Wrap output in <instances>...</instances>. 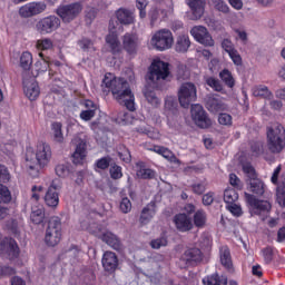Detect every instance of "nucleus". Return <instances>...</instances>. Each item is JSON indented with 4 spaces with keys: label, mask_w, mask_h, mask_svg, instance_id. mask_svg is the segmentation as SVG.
<instances>
[{
    "label": "nucleus",
    "mask_w": 285,
    "mask_h": 285,
    "mask_svg": "<svg viewBox=\"0 0 285 285\" xmlns=\"http://www.w3.org/2000/svg\"><path fill=\"white\" fill-rule=\"evenodd\" d=\"M102 92L112 95L118 104L126 106L127 110L135 112V95L130 83L124 78H117L112 73H106L101 82Z\"/></svg>",
    "instance_id": "f257e3e1"
},
{
    "label": "nucleus",
    "mask_w": 285,
    "mask_h": 285,
    "mask_svg": "<svg viewBox=\"0 0 285 285\" xmlns=\"http://www.w3.org/2000/svg\"><path fill=\"white\" fill-rule=\"evenodd\" d=\"M24 166L30 177H39V170L46 168L52 159V148L47 142H38L36 151L32 147H27Z\"/></svg>",
    "instance_id": "f03ea898"
},
{
    "label": "nucleus",
    "mask_w": 285,
    "mask_h": 285,
    "mask_svg": "<svg viewBox=\"0 0 285 285\" xmlns=\"http://www.w3.org/2000/svg\"><path fill=\"white\" fill-rule=\"evenodd\" d=\"M267 148L273 155H279L285 149V126L274 122L266 128Z\"/></svg>",
    "instance_id": "7ed1b4c3"
},
{
    "label": "nucleus",
    "mask_w": 285,
    "mask_h": 285,
    "mask_svg": "<svg viewBox=\"0 0 285 285\" xmlns=\"http://www.w3.org/2000/svg\"><path fill=\"white\" fill-rule=\"evenodd\" d=\"M170 75V65L163 60H154L147 72V83L151 88H159V81H166Z\"/></svg>",
    "instance_id": "20e7f679"
},
{
    "label": "nucleus",
    "mask_w": 285,
    "mask_h": 285,
    "mask_svg": "<svg viewBox=\"0 0 285 285\" xmlns=\"http://www.w3.org/2000/svg\"><path fill=\"white\" fill-rule=\"evenodd\" d=\"M61 220L59 219V217L53 216L49 219L46 229L45 244H47V246H57L61 242Z\"/></svg>",
    "instance_id": "39448f33"
},
{
    "label": "nucleus",
    "mask_w": 285,
    "mask_h": 285,
    "mask_svg": "<svg viewBox=\"0 0 285 285\" xmlns=\"http://www.w3.org/2000/svg\"><path fill=\"white\" fill-rule=\"evenodd\" d=\"M175 43V38H173V32L168 29H161L154 33L151 37V46L159 52L164 50H170Z\"/></svg>",
    "instance_id": "423d86ee"
},
{
    "label": "nucleus",
    "mask_w": 285,
    "mask_h": 285,
    "mask_svg": "<svg viewBox=\"0 0 285 285\" xmlns=\"http://www.w3.org/2000/svg\"><path fill=\"white\" fill-rule=\"evenodd\" d=\"M178 101L183 108H189L197 101V87L193 82H184L178 90Z\"/></svg>",
    "instance_id": "0eeeda50"
},
{
    "label": "nucleus",
    "mask_w": 285,
    "mask_h": 285,
    "mask_svg": "<svg viewBox=\"0 0 285 285\" xmlns=\"http://www.w3.org/2000/svg\"><path fill=\"white\" fill-rule=\"evenodd\" d=\"M82 10L83 4H81V2H72L60 6L57 9V14L65 23H70V21H75V19H77L78 14H81Z\"/></svg>",
    "instance_id": "6e6552de"
},
{
    "label": "nucleus",
    "mask_w": 285,
    "mask_h": 285,
    "mask_svg": "<svg viewBox=\"0 0 285 285\" xmlns=\"http://www.w3.org/2000/svg\"><path fill=\"white\" fill-rule=\"evenodd\" d=\"M61 27V19L57 16H49L40 19L36 23V30L39 35H52L56 30Z\"/></svg>",
    "instance_id": "1a4fd4ad"
},
{
    "label": "nucleus",
    "mask_w": 285,
    "mask_h": 285,
    "mask_svg": "<svg viewBox=\"0 0 285 285\" xmlns=\"http://www.w3.org/2000/svg\"><path fill=\"white\" fill-rule=\"evenodd\" d=\"M190 112L191 119L198 128L206 129L213 126V120L210 119V117H208V112H206L202 105H191Z\"/></svg>",
    "instance_id": "9d476101"
},
{
    "label": "nucleus",
    "mask_w": 285,
    "mask_h": 285,
    "mask_svg": "<svg viewBox=\"0 0 285 285\" xmlns=\"http://www.w3.org/2000/svg\"><path fill=\"white\" fill-rule=\"evenodd\" d=\"M71 144L76 147L72 154V161L76 165H81L88 157V141L81 136H75Z\"/></svg>",
    "instance_id": "9b49d317"
},
{
    "label": "nucleus",
    "mask_w": 285,
    "mask_h": 285,
    "mask_svg": "<svg viewBox=\"0 0 285 285\" xmlns=\"http://www.w3.org/2000/svg\"><path fill=\"white\" fill-rule=\"evenodd\" d=\"M245 202L249 206L255 215H262V213H269L272 205L267 200H259L253 194L245 193Z\"/></svg>",
    "instance_id": "f8f14e48"
},
{
    "label": "nucleus",
    "mask_w": 285,
    "mask_h": 285,
    "mask_svg": "<svg viewBox=\"0 0 285 285\" xmlns=\"http://www.w3.org/2000/svg\"><path fill=\"white\" fill-rule=\"evenodd\" d=\"M47 6L45 2H29L19 9V14L23 19H30V17H37L41 12H46Z\"/></svg>",
    "instance_id": "ddd939ff"
},
{
    "label": "nucleus",
    "mask_w": 285,
    "mask_h": 285,
    "mask_svg": "<svg viewBox=\"0 0 285 285\" xmlns=\"http://www.w3.org/2000/svg\"><path fill=\"white\" fill-rule=\"evenodd\" d=\"M191 37H194L195 41L198 43H202L203 46H215V40H213V37L208 32V29L204 26H196L191 28L190 30Z\"/></svg>",
    "instance_id": "4468645a"
},
{
    "label": "nucleus",
    "mask_w": 285,
    "mask_h": 285,
    "mask_svg": "<svg viewBox=\"0 0 285 285\" xmlns=\"http://www.w3.org/2000/svg\"><path fill=\"white\" fill-rule=\"evenodd\" d=\"M106 43L109 46L112 55L121 52V42H119V35L115 30V22H109V33L106 37Z\"/></svg>",
    "instance_id": "2eb2a0df"
},
{
    "label": "nucleus",
    "mask_w": 285,
    "mask_h": 285,
    "mask_svg": "<svg viewBox=\"0 0 285 285\" xmlns=\"http://www.w3.org/2000/svg\"><path fill=\"white\" fill-rule=\"evenodd\" d=\"M122 48L130 57L137 55L139 50V38L135 33H126L122 37Z\"/></svg>",
    "instance_id": "dca6fc26"
},
{
    "label": "nucleus",
    "mask_w": 285,
    "mask_h": 285,
    "mask_svg": "<svg viewBox=\"0 0 285 285\" xmlns=\"http://www.w3.org/2000/svg\"><path fill=\"white\" fill-rule=\"evenodd\" d=\"M23 90L26 97H28L30 101H35L39 95H41V89L39 88V83L35 78L31 80L23 79Z\"/></svg>",
    "instance_id": "f3484780"
},
{
    "label": "nucleus",
    "mask_w": 285,
    "mask_h": 285,
    "mask_svg": "<svg viewBox=\"0 0 285 285\" xmlns=\"http://www.w3.org/2000/svg\"><path fill=\"white\" fill-rule=\"evenodd\" d=\"M101 262L107 273H115L117 266H119V258H117V254L114 252H105Z\"/></svg>",
    "instance_id": "a211bd4d"
},
{
    "label": "nucleus",
    "mask_w": 285,
    "mask_h": 285,
    "mask_svg": "<svg viewBox=\"0 0 285 285\" xmlns=\"http://www.w3.org/2000/svg\"><path fill=\"white\" fill-rule=\"evenodd\" d=\"M45 204L50 208H57V206H59V186H57V184L51 183L49 186L45 195Z\"/></svg>",
    "instance_id": "6ab92c4d"
},
{
    "label": "nucleus",
    "mask_w": 285,
    "mask_h": 285,
    "mask_svg": "<svg viewBox=\"0 0 285 285\" xmlns=\"http://www.w3.org/2000/svg\"><path fill=\"white\" fill-rule=\"evenodd\" d=\"M174 224L180 233H188V230H193V220L186 214H177L174 217Z\"/></svg>",
    "instance_id": "aec40b11"
},
{
    "label": "nucleus",
    "mask_w": 285,
    "mask_h": 285,
    "mask_svg": "<svg viewBox=\"0 0 285 285\" xmlns=\"http://www.w3.org/2000/svg\"><path fill=\"white\" fill-rule=\"evenodd\" d=\"M187 6L191 10V19L194 21H197V19H202L204 17V10L206 8V1L205 0H186Z\"/></svg>",
    "instance_id": "412c9836"
},
{
    "label": "nucleus",
    "mask_w": 285,
    "mask_h": 285,
    "mask_svg": "<svg viewBox=\"0 0 285 285\" xmlns=\"http://www.w3.org/2000/svg\"><path fill=\"white\" fill-rule=\"evenodd\" d=\"M206 108L213 115H217V112H224L226 110V104L215 96H209L206 100Z\"/></svg>",
    "instance_id": "4be33fe9"
},
{
    "label": "nucleus",
    "mask_w": 285,
    "mask_h": 285,
    "mask_svg": "<svg viewBox=\"0 0 285 285\" xmlns=\"http://www.w3.org/2000/svg\"><path fill=\"white\" fill-rule=\"evenodd\" d=\"M150 150L157 155H160V157H164V159H167V161H170V164H179L177 156H175V153L168 149V147L154 145Z\"/></svg>",
    "instance_id": "5701e85b"
},
{
    "label": "nucleus",
    "mask_w": 285,
    "mask_h": 285,
    "mask_svg": "<svg viewBox=\"0 0 285 285\" xmlns=\"http://www.w3.org/2000/svg\"><path fill=\"white\" fill-rule=\"evenodd\" d=\"M100 239L105 242V244L114 248V250H121V240L112 232H104L100 235Z\"/></svg>",
    "instance_id": "b1692460"
},
{
    "label": "nucleus",
    "mask_w": 285,
    "mask_h": 285,
    "mask_svg": "<svg viewBox=\"0 0 285 285\" xmlns=\"http://www.w3.org/2000/svg\"><path fill=\"white\" fill-rule=\"evenodd\" d=\"M157 213L156 204L155 202H150L146 207H144L139 222L142 226H146V224H149L150 219L155 217Z\"/></svg>",
    "instance_id": "393cba45"
},
{
    "label": "nucleus",
    "mask_w": 285,
    "mask_h": 285,
    "mask_svg": "<svg viewBox=\"0 0 285 285\" xmlns=\"http://www.w3.org/2000/svg\"><path fill=\"white\" fill-rule=\"evenodd\" d=\"M116 17L122 26H130V23H135V13L126 8L118 9L116 11Z\"/></svg>",
    "instance_id": "a878e982"
},
{
    "label": "nucleus",
    "mask_w": 285,
    "mask_h": 285,
    "mask_svg": "<svg viewBox=\"0 0 285 285\" xmlns=\"http://www.w3.org/2000/svg\"><path fill=\"white\" fill-rule=\"evenodd\" d=\"M220 263L226 271L233 273V258L230 257V249L227 246L220 247Z\"/></svg>",
    "instance_id": "bb28decb"
},
{
    "label": "nucleus",
    "mask_w": 285,
    "mask_h": 285,
    "mask_svg": "<svg viewBox=\"0 0 285 285\" xmlns=\"http://www.w3.org/2000/svg\"><path fill=\"white\" fill-rule=\"evenodd\" d=\"M203 284L204 285H227L228 277L215 273L203 278Z\"/></svg>",
    "instance_id": "cd10ccee"
},
{
    "label": "nucleus",
    "mask_w": 285,
    "mask_h": 285,
    "mask_svg": "<svg viewBox=\"0 0 285 285\" xmlns=\"http://www.w3.org/2000/svg\"><path fill=\"white\" fill-rule=\"evenodd\" d=\"M188 48H190V37L188 35L178 36L175 45L176 52H188Z\"/></svg>",
    "instance_id": "c85d7f7f"
},
{
    "label": "nucleus",
    "mask_w": 285,
    "mask_h": 285,
    "mask_svg": "<svg viewBox=\"0 0 285 285\" xmlns=\"http://www.w3.org/2000/svg\"><path fill=\"white\" fill-rule=\"evenodd\" d=\"M252 92L254 97H261V99H267L268 101L273 99V91H271L266 85L255 86L252 89Z\"/></svg>",
    "instance_id": "c756f323"
},
{
    "label": "nucleus",
    "mask_w": 285,
    "mask_h": 285,
    "mask_svg": "<svg viewBox=\"0 0 285 285\" xmlns=\"http://www.w3.org/2000/svg\"><path fill=\"white\" fill-rule=\"evenodd\" d=\"M183 259L187 262V264H190V262H202V249L199 248H189L187 249L184 255Z\"/></svg>",
    "instance_id": "7c9ffc66"
},
{
    "label": "nucleus",
    "mask_w": 285,
    "mask_h": 285,
    "mask_svg": "<svg viewBox=\"0 0 285 285\" xmlns=\"http://www.w3.org/2000/svg\"><path fill=\"white\" fill-rule=\"evenodd\" d=\"M63 125L59 121H55L51 124V134L53 137V141L57 144H63Z\"/></svg>",
    "instance_id": "2f4dec72"
},
{
    "label": "nucleus",
    "mask_w": 285,
    "mask_h": 285,
    "mask_svg": "<svg viewBox=\"0 0 285 285\" xmlns=\"http://www.w3.org/2000/svg\"><path fill=\"white\" fill-rule=\"evenodd\" d=\"M219 79L227 86V88H235V78L233 73L228 69H223L219 72Z\"/></svg>",
    "instance_id": "473e14b6"
},
{
    "label": "nucleus",
    "mask_w": 285,
    "mask_h": 285,
    "mask_svg": "<svg viewBox=\"0 0 285 285\" xmlns=\"http://www.w3.org/2000/svg\"><path fill=\"white\" fill-rule=\"evenodd\" d=\"M207 215L204 209H199L194 214V224L196 228H204L206 226Z\"/></svg>",
    "instance_id": "72a5a7b5"
},
{
    "label": "nucleus",
    "mask_w": 285,
    "mask_h": 285,
    "mask_svg": "<svg viewBox=\"0 0 285 285\" xmlns=\"http://www.w3.org/2000/svg\"><path fill=\"white\" fill-rule=\"evenodd\" d=\"M30 219L32 224H43V219H46V212L43 210L42 207H39L37 209H32Z\"/></svg>",
    "instance_id": "f704fd0d"
},
{
    "label": "nucleus",
    "mask_w": 285,
    "mask_h": 285,
    "mask_svg": "<svg viewBox=\"0 0 285 285\" xmlns=\"http://www.w3.org/2000/svg\"><path fill=\"white\" fill-rule=\"evenodd\" d=\"M20 67L23 70H30L32 68V53L30 51H23L20 56Z\"/></svg>",
    "instance_id": "c9c22d12"
},
{
    "label": "nucleus",
    "mask_w": 285,
    "mask_h": 285,
    "mask_svg": "<svg viewBox=\"0 0 285 285\" xmlns=\"http://www.w3.org/2000/svg\"><path fill=\"white\" fill-rule=\"evenodd\" d=\"M39 57L41 58V60L36 62L37 71L38 72H48V70L50 68V58L45 57L43 52H40Z\"/></svg>",
    "instance_id": "e433bc0d"
},
{
    "label": "nucleus",
    "mask_w": 285,
    "mask_h": 285,
    "mask_svg": "<svg viewBox=\"0 0 285 285\" xmlns=\"http://www.w3.org/2000/svg\"><path fill=\"white\" fill-rule=\"evenodd\" d=\"M12 202V193L8 186L0 184V204H10Z\"/></svg>",
    "instance_id": "4c0bfd02"
},
{
    "label": "nucleus",
    "mask_w": 285,
    "mask_h": 285,
    "mask_svg": "<svg viewBox=\"0 0 285 285\" xmlns=\"http://www.w3.org/2000/svg\"><path fill=\"white\" fill-rule=\"evenodd\" d=\"M137 166L140 167V169L137 170V177L140 179H153V177H155V170L150 168H142L144 163H138Z\"/></svg>",
    "instance_id": "58836bf2"
},
{
    "label": "nucleus",
    "mask_w": 285,
    "mask_h": 285,
    "mask_svg": "<svg viewBox=\"0 0 285 285\" xmlns=\"http://www.w3.org/2000/svg\"><path fill=\"white\" fill-rule=\"evenodd\" d=\"M37 50H52L55 48V42L50 38L39 39L36 42Z\"/></svg>",
    "instance_id": "ea45409f"
},
{
    "label": "nucleus",
    "mask_w": 285,
    "mask_h": 285,
    "mask_svg": "<svg viewBox=\"0 0 285 285\" xmlns=\"http://www.w3.org/2000/svg\"><path fill=\"white\" fill-rule=\"evenodd\" d=\"M239 199V194H237V190L229 188L226 189L224 193V202L225 204H235Z\"/></svg>",
    "instance_id": "a19ab883"
},
{
    "label": "nucleus",
    "mask_w": 285,
    "mask_h": 285,
    "mask_svg": "<svg viewBox=\"0 0 285 285\" xmlns=\"http://www.w3.org/2000/svg\"><path fill=\"white\" fill-rule=\"evenodd\" d=\"M144 95L148 104H150L151 106H155V108H157V106L161 104V100L157 98V95H155V91L148 89V87L144 90Z\"/></svg>",
    "instance_id": "79ce46f5"
},
{
    "label": "nucleus",
    "mask_w": 285,
    "mask_h": 285,
    "mask_svg": "<svg viewBox=\"0 0 285 285\" xmlns=\"http://www.w3.org/2000/svg\"><path fill=\"white\" fill-rule=\"evenodd\" d=\"M110 161H112V158H110V156L99 158L95 163L96 170H108V168H110Z\"/></svg>",
    "instance_id": "37998d69"
},
{
    "label": "nucleus",
    "mask_w": 285,
    "mask_h": 285,
    "mask_svg": "<svg viewBox=\"0 0 285 285\" xmlns=\"http://www.w3.org/2000/svg\"><path fill=\"white\" fill-rule=\"evenodd\" d=\"M206 83L207 86H209V88H213V90H215L216 92H222V90H224V86L222 85V81H219V79L215 77H208L206 79Z\"/></svg>",
    "instance_id": "c03bdc74"
},
{
    "label": "nucleus",
    "mask_w": 285,
    "mask_h": 285,
    "mask_svg": "<svg viewBox=\"0 0 285 285\" xmlns=\"http://www.w3.org/2000/svg\"><path fill=\"white\" fill-rule=\"evenodd\" d=\"M250 190L255 195H264V181L255 179L250 181Z\"/></svg>",
    "instance_id": "a18cd8bd"
},
{
    "label": "nucleus",
    "mask_w": 285,
    "mask_h": 285,
    "mask_svg": "<svg viewBox=\"0 0 285 285\" xmlns=\"http://www.w3.org/2000/svg\"><path fill=\"white\" fill-rule=\"evenodd\" d=\"M56 175L58 177H68L70 175V166L67 164H60L56 166Z\"/></svg>",
    "instance_id": "49530a36"
},
{
    "label": "nucleus",
    "mask_w": 285,
    "mask_h": 285,
    "mask_svg": "<svg viewBox=\"0 0 285 285\" xmlns=\"http://www.w3.org/2000/svg\"><path fill=\"white\" fill-rule=\"evenodd\" d=\"M194 195H204L206 193V183L196 181L190 185Z\"/></svg>",
    "instance_id": "de8ad7c7"
},
{
    "label": "nucleus",
    "mask_w": 285,
    "mask_h": 285,
    "mask_svg": "<svg viewBox=\"0 0 285 285\" xmlns=\"http://www.w3.org/2000/svg\"><path fill=\"white\" fill-rule=\"evenodd\" d=\"M109 175L111 179H121V177H124V171L121 166L112 165L109 169Z\"/></svg>",
    "instance_id": "09e8293b"
},
{
    "label": "nucleus",
    "mask_w": 285,
    "mask_h": 285,
    "mask_svg": "<svg viewBox=\"0 0 285 285\" xmlns=\"http://www.w3.org/2000/svg\"><path fill=\"white\" fill-rule=\"evenodd\" d=\"M213 3L215 10H217L218 12H223V14H228V12L230 11V8H228V4H226L224 0H214Z\"/></svg>",
    "instance_id": "8fccbe9b"
},
{
    "label": "nucleus",
    "mask_w": 285,
    "mask_h": 285,
    "mask_svg": "<svg viewBox=\"0 0 285 285\" xmlns=\"http://www.w3.org/2000/svg\"><path fill=\"white\" fill-rule=\"evenodd\" d=\"M277 202L279 206L285 208V181H283L282 185H278L277 187Z\"/></svg>",
    "instance_id": "3c124183"
},
{
    "label": "nucleus",
    "mask_w": 285,
    "mask_h": 285,
    "mask_svg": "<svg viewBox=\"0 0 285 285\" xmlns=\"http://www.w3.org/2000/svg\"><path fill=\"white\" fill-rule=\"evenodd\" d=\"M250 148L254 157H259V155H264V144H262V141L252 142Z\"/></svg>",
    "instance_id": "603ef678"
},
{
    "label": "nucleus",
    "mask_w": 285,
    "mask_h": 285,
    "mask_svg": "<svg viewBox=\"0 0 285 285\" xmlns=\"http://www.w3.org/2000/svg\"><path fill=\"white\" fill-rule=\"evenodd\" d=\"M279 173H282V165H278L271 177V181L272 184H274V186H277V188H279V186H282V183L279 184Z\"/></svg>",
    "instance_id": "864d4df0"
},
{
    "label": "nucleus",
    "mask_w": 285,
    "mask_h": 285,
    "mask_svg": "<svg viewBox=\"0 0 285 285\" xmlns=\"http://www.w3.org/2000/svg\"><path fill=\"white\" fill-rule=\"evenodd\" d=\"M120 210L121 213L128 214L130 210H132V203H130V199L128 197H125L120 202Z\"/></svg>",
    "instance_id": "5fc2aeb1"
},
{
    "label": "nucleus",
    "mask_w": 285,
    "mask_h": 285,
    "mask_svg": "<svg viewBox=\"0 0 285 285\" xmlns=\"http://www.w3.org/2000/svg\"><path fill=\"white\" fill-rule=\"evenodd\" d=\"M262 255L265 264H271L273 262V247H265L262 249Z\"/></svg>",
    "instance_id": "6e6d98bb"
},
{
    "label": "nucleus",
    "mask_w": 285,
    "mask_h": 285,
    "mask_svg": "<svg viewBox=\"0 0 285 285\" xmlns=\"http://www.w3.org/2000/svg\"><path fill=\"white\" fill-rule=\"evenodd\" d=\"M229 213H232V215H234L235 217H242V215L244 214V212L242 210V206L232 203L230 205L227 206Z\"/></svg>",
    "instance_id": "4d7b16f0"
},
{
    "label": "nucleus",
    "mask_w": 285,
    "mask_h": 285,
    "mask_svg": "<svg viewBox=\"0 0 285 285\" xmlns=\"http://www.w3.org/2000/svg\"><path fill=\"white\" fill-rule=\"evenodd\" d=\"M167 245H168V239H166V237L156 238L150 242L151 248H156V249H159L163 246H167Z\"/></svg>",
    "instance_id": "13d9d810"
},
{
    "label": "nucleus",
    "mask_w": 285,
    "mask_h": 285,
    "mask_svg": "<svg viewBox=\"0 0 285 285\" xmlns=\"http://www.w3.org/2000/svg\"><path fill=\"white\" fill-rule=\"evenodd\" d=\"M78 46L79 48H81V50L88 51V50H92V40L88 39V38H82L81 40L78 41Z\"/></svg>",
    "instance_id": "bf43d9fd"
},
{
    "label": "nucleus",
    "mask_w": 285,
    "mask_h": 285,
    "mask_svg": "<svg viewBox=\"0 0 285 285\" xmlns=\"http://www.w3.org/2000/svg\"><path fill=\"white\" fill-rule=\"evenodd\" d=\"M218 122L220 126H230L233 124V116L228 114H220L218 116Z\"/></svg>",
    "instance_id": "052dcab7"
},
{
    "label": "nucleus",
    "mask_w": 285,
    "mask_h": 285,
    "mask_svg": "<svg viewBox=\"0 0 285 285\" xmlns=\"http://www.w3.org/2000/svg\"><path fill=\"white\" fill-rule=\"evenodd\" d=\"M243 171L245 173V175H247V177H249V179H255V177H257V174L255 173V168L252 167L250 164H245L243 165Z\"/></svg>",
    "instance_id": "680f3d73"
},
{
    "label": "nucleus",
    "mask_w": 285,
    "mask_h": 285,
    "mask_svg": "<svg viewBox=\"0 0 285 285\" xmlns=\"http://www.w3.org/2000/svg\"><path fill=\"white\" fill-rule=\"evenodd\" d=\"M229 55V58L232 59L234 66H242L243 60H242V56L239 55V51L234 50L232 51Z\"/></svg>",
    "instance_id": "e2e57ef3"
},
{
    "label": "nucleus",
    "mask_w": 285,
    "mask_h": 285,
    "mask_svg": "<svg viewBox=\"0 0 285 285\" xmlns=\"http://www.w3.org/2000/svg\"><path fill=\"white\" fill-rule=\"evenodd\" d=\"M222 48L227 52V55H230L233 51H235V45L229 39H224L222 42Z\"/></svg>",
    "instance_id": "0e129e2a"
},
{
    "label": "nucleus",
    "mask_w": 285,
    "mask_h": 285,
    "mask_svg": "<svg viewBox=\"0 0 285 285\" xmlns=\"http://www.w3.org/2000/svg\"><path fill=\"white\" fill-rule=\"evenodd\" d=\"M118 157H120L121 161H125V164H130L132 161V156L130 155V150L124 149L118 154Z\"/></svg>",
    "instance_id": "69168bd1"
},
{
    "label": "nucleus",
    "mask_w": 285,
    "mask_h": 285,
    "mask_svg": "<svg viewBox=\"0 0 285 285\" xmlns=\"http://www.w3.org/2000/svg\"><path fill=\"white\" fill-rule=\"evenodd\" d=\"M165 108L166 110H175V108H177V100L173 97H167L165 100Z\"/></svg>",
    "instance_id": "338daca9"
},
{
    "label": "nucleus",
    "mask_w": 285,
    "mask_h": 285,
    "mask_svg": "<svg viewBox=\"0 0 285 285\" xmlns=\"http://www.w3.org/2000/svg\"><path fill=\"white\" fill-rule=\"evenodd\" d=\"M96 111L92 110H83L80 112V119H82L83 121H90V119H92V117H95Z\"/></svg>",
    "instance_id": "774afa93"
}]
</instances>
